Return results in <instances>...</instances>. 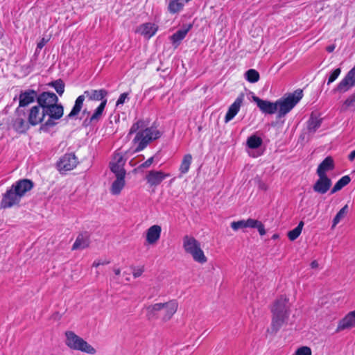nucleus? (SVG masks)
I'll use <instances>...</instances> for the list:
<instances>
[{
	"label": "nucleus",
	"mask_w": 355,
	"mask_h": 355,
	"mask_svg": "<svg viewBox=\"0 0 355 355\" xmlns=\"http://www.w3.org/2000/svg\"><path fill=\"white\" fill-rule=\"evenodd\" d=\"M136 133L132 140L133 145L135 146L134 152H140L143 150L151 141L159 138L161 132L157 127L152 125L144 128V122L138 121L133 123L129 132V135Z\"/></svg>",
	"instance_id": "nucleus-1"
},
{
	"label": "nucleus",
	"mask_w": 355,
	"mask_h": 355,
	"mask_svg": "<svg viewBox=\"0 0 355 355\" xmlns=\"http://www.w3.org/2000/svg\"><path fill=\"white\" fill-rule=\"evenodd\" d=\"M33 187L32 181L22 179L15 182L8 188L2 196L0 207L2 209H8L18 205L21 198Z\"/></svg>",
	"instance_id": "nucleus-2"
},
{
	"label": "nucleus",
	"mask_w": 355,
	"mask_h": 355,
	"mask_svg": "<svg viewBox=\"0 0 355 355\" xmlns=\"http://www.w3.org/2000/svg\"><path fill=\"white\" fill-rule=\"evenodd\" d=\"M38 106H41L49 116L46 125L52 124V120L60 119L64 112L63 107L58 104V98L53 92H43L37 98Z\"/></svg>",
	"instance_id": "nucleus-3"
},
{
	"label": "nucleus",
	"mask_w": 355,
	"mask_h": 355,
	"mask_svg": "<svg viewBox=\"0 0 355 355\" xmlns=\"http://www.w3.org/2000/svg\"><path fill=\"white\" fill-rule=\"evenodd\" d=\"M178 302L171 300L164 303H156L146 307V315L149 319L160 318L162 321L170 320L176 313Z\"/></svg>",
	"instance_id": "nucleus-4"
},
{
	"label": "nucleus",
	"mask_w": 355,
	"mask_h": 355,
	"mask_svg": "<svg viewBox=\"0 0 355 355\" xmlns=\"http://www.w3.org/2000/svg\"><path fill=\"white\" fill-rule=\"evenodd\" d=\"M272 328L277 331L286 324L290 315V304L286 297H281L275 301L272 307Z\"/></svg>",
	"instance_id": "nucleus-5"
},
{
	"label": "nucleus",
	"mask_w": 355,
	"mask_h": 355,
	"mask_svg": "<svg viewBox=\"0 0 355 355\" xmlns=\"http://www.w3.org/2000/svg\"><path fill=\"white\" fill-rule=\"evenodd\" d=\"M107 92L103 89L85 90L82 95L76 98L68 117L71 118L78 115L83 108L84 101H86V105L92 101L103 102V100H107Z\"/></svg>",
	"instance_id": "nucleus-6"
},
{
	"label": "nucleus",
	"mask_w": 355,
	"mask_h": 355,
	"mask_svg": "<svg viewBox=\"0 0 355 355\" xmlns=\"http://www.w3.org/2000/svg\"><path fill=\"white\" fill-rule=\"evenodd\" d=\"M65 335V345L71 349L80 351L89 354H94L96 349L83 338L72 331H67Z\"/></svg>",
	"instance_id": "nucleus-7"
},
{
	"label": "nucleus",
	"mask_w": 355,
	"mask_h": 355,
	"mask_svg": "<svg viewBox=\"0 0 355 355\" xmlns=\"http://www.w3.org/2000/svg\"><path fill=\"white\" fill-rule=\"evenodd\" d=\"M182 245L184 252L191 255L194 261L200 264H204L207 261V258L200 247V243L195 238L189 236H184Z\"/></svg>",
	"instance_id": "nucleus-8"
},
{
	"label": "nucleus",
	"mask_w": 355,
	"mask_h": 355,
	"mask_svg": "<svg viewBox=\"0 0 355 355\" xmlns=\"http://www.w3.org/2000/svg\"><path fill=\"white\" fill-rule=\"evenodd\" d=\"M302 91L296 90L286 97H283L277 101V111L279 116H283L288 113L302 98Z\"/></svg>",
	"instance_id": "nucleus-9"
},
{
	"label": "nucleus",
	"mask_w": 355,
	"mask_h": 355,
	"mask_svg": "<svg viewBox=\"0 0 355 355\" xmlns=\"http://www.w3.org/2000/svg\"><path fill=\"white\" fill-rule=\"evenodd\" d=\"M355 85V66L348 71L345 76L339 82L335 92L345 93Z\"/></svg>",
	"instance_id": "nucleus-10"
},
{
	"label": "nucleus",
	"mask_w": 355,
	"mask_h": 355,
	"mask_svg": "<svg viewBox=\"0 0 355 355\" xmlns=\"http://www.w3.org/2000/svg\"><path fill=\"white\" fill-rule=\"evenodd\" d=\"M47 113L41 106L34 105L28 111L27 120L30 125H37L42 122Z\"/></svg>",
	"instance_id": "nucleus-11"
},
{
	"label": "nucleus",
	"mask_w": 355,
	"mask_h": 355,
	"mask_svg": "<svg viewBox=\"0 0 355 355\" xmlns=\"http://www.w3.org/2000/svg\"><path fill=\"white\" fill-rule=\"evenodd\" d=\"M126 159L121 152H116L110 163V168L114 174H126L124 165Z\"/></svg>",
	"instance_id": "nucleus-12"
},
{
	"label": "nucleus",
	"mask_w": 355,
	"mask_h": 355,
	"mask_svg": "<svg viewBox=\"0 0 355 355\" xmlns=\"http://www.w3.org/2000/svg\"><path fill=\"white\" fill-rule=\"evenodd\" d=\"M244 100L245 94L243 93H241L236 97L234 103L229 107L224 118L225 123H227L230 122L235 117V116L239 113L241 106L243 105Z\"/></svg>",
	"instance_id": "nucleus-13"
},
{
	"label": "nucleus",
	"mask_w": 355,
	"mask_h": 355,
	"mask_svg": "<svg viewBox=\"0 0 355 355\" xmlns=\"http://www.w3.org/2000/svg\"><path fill=\"white\" fill-rule=\"evenodd\" d=\"M26 117L23 110L17 107L15 112V116L13 119V128L19 132H24L29 128V123L26 121Z\"/></svg>",
	"instance_id": "nucleus-14"
},
{
	"label": "nucleus",
	"mask_w": 355,
	"mask_h": 355,
	"mask_svg": "<svg viewBox=\"0 0 355 355\" xmlns=\"http://www.w3.org/2000/svg\"><path fill=\"white\" fill-rule=\"evenodd\" d=\"M162 233V227L158 225H153L148 228L145 232L146 243L148 245H155L159 241Z\"/></svg>",
	"instance_id": "nucleus-15"
},
{
	"label": "nucleus",
	"mask_w": 355,
	"mask_h": 355,
	"mask_svg": "<svg viewBox=\"0 0 355 355\" xmlns=\"http://www.w3.org/2000/svg\"><path fill=\"white\" fill-rule=\"evenodd\" d=\"M77 163V158L73 154H66L60 159L58 168L60 171H71L76 166Z\"/></svg>",
	"instance_id": "nucleus-16"
},
{
	"label": "nucleus",
	"mask_w": 355,
	"mask_h": 355,
	"mask_svg": "<svg viewBox=\"0 0 355 355\" xmlns=\"http://www.w3.org/2000/svg\"><path fill=\"white\" fill-rule=\"evenodd\" d=\"M252 101L257 103L260 110L265 114H272L277 112V101L275 103L262 100L256 96H252Z\"/></svg>",
	"instance_id": "nucleus-17"
},
{
	"label": "nucleus",
	"mask_w": 355,
	"mask_h": 355,
	"mask_svg": "<svg viewBox=\"0 0 355 355\" xmlns=\"http://www.w3.org/2000/svg\"><path fill=\"white\" fill-rule=\"evenodd\" d=\"M355 327V310L347 313L338 323L336 331Z\"/></svg>",
	"instance_id": "nucleus-18"
},
{
	"label": "nucleus",
	"mask_w": 355,
	"mask_h": 355,
	"mask_svg": "<svg viewBox=\"0 0 355 355\" xmlns=\"http://www.w3.org/2000/svg\"><path fill=\"white\" fill-rule=\"evenodd\" d=\"M170 176L169 173H165L162 171H150L146 179L150 186L159 185L165 178Z\"/></svg>",
	"instance_id": "nucleus-19"
},
{
	"label": "nucleus",
	"mask_w": 355,
	"mask_h": 355,
	"mask_svg": "<svg viewBox=\"0 0 355 355\" xmlns=\"http://www.w3.org/2000/svg\"><path fill=\"white\" fill-rule=\"evenodd\" d=\"M158 30V26L154 23H145L141 24L136 29V33L141 35L146 39H150L155 35Z\"/></svg>",
	"instance_id": "nucleus-20"
},
{
	"label": "nucleus",
	"mask_w": 355,
	"mask_h": 355,
	"mask_svg": "<svg viewBox=\"0 0 355 355\" xmlns=\"http://www.w3.org/2000/svg\"><path fill=\"white\" fill-rule=\"evenodd\" d=\"M116 179L112 182L110 187V193L114 196H118L121 193L125 185V174H114Z\"/></svg>",
	"instance_id": "nucleus-21"
},
{
	"label": "nucleus",
	"mask_w": 355,
	"mask_h": 355,
	"mask_svg": "<svg viewBox=\"0 0 355 355\" xmlns=\"http://www.w3.org/2000/svg\"><path fill=\"white\" fill-rule=\"evenodd\" d=\"M318 177L319 179L313 185V190L318 193L324 194L330 189L331 186V181L327 176Z\"/></svg>",
	"instance_id": "nucleus-22"
},
{
	"label": "nucleus",
	"mask_w": 355,
	"mask_h": 355,
	"mask_svg": "<svg viewBox=\"0 0 355 355\" xmlns=\"http://www.w3.org/2000/svg\"><path fill=\"white\" fill-rule=\"evenodd\" d=\"M37 98V92L35 90L28 89L21 92L19 96V103L18 107L21 108L27 106L34 102Z\"/></svg>",
	"instance_id": "nucleus-23"
},
{
	"label": "nucleus",
	"mask_w": 355,
	"mask_h": 355,
	"mask_svg": "<svg viewBox=\"0 0 355 355\" xmlns=\"http://www.w3.org/2000/svg\"><path fill=\"white\" fill-rule=\"evenodd\" d=\"M191 24L184 25L180 30L176 31L170 37V40L173 45L178 46L180 42L186 37L189 31L191 29Z\"/></svg>",
	"instance_id": "nucleus-24"
},
{
	"label": "nucleus",
	"mask_w": 355,
	"mask_h": 355,
	"mask_svg": "<svg viewBox=\"0 0 355 355\" xmlns=\"http://www.w3.org/2000/svg\"><path fill=\"white\" fill-rule=\"evenodd\" d=\"M107 103V100H103V102H101L98 106L89 117L88 119L89 123H96L102 119Z\"/></svg>",
	"instance_id": "nucleus-25"
},
{
	"label": "nucleus",
	"mask_w": 355,
	"mask_h": 355,
	"mask_svg": "<svg viewBox=\"0 0 355 355\" xmlns=\"http://www.w3.org/2000/svg\"><path fill=\"white\" fill-rule=\"evenodd\" d=\"M334 160L331 157H326L318 166L317 174L318 176H327V172L334 169Z\"/></svg>",
	"instance_id": "nucleus-26"
},
{
	"label": "nucleus",
	"mask_w": 355,
	"mask_h": 355,
	"mask_svg": "<svg viewBox=\"0 0 355 355\" xmlns=\"http://www.w3.org/2000/svg\"><path fill=\"white\" fill-rule=\"evenodd\" d=\"M255 221L256 220L252 218L233 221L232 223H231L230 226L234 231H237L239 229L253 228L254 227Z\"/></svg>",
	"instance_id": "nucleus-27"
},
{
	"label": "nucleus",
	"mask_w": 355,
	"mask_h": 355,
	"mask_svg": "<svg viewBox=\"0 0 355 355\" xmlns=\"http://www.w3.org/2000/svg\"><path fill=\"white\" fill-rule=\"evenodd\" d=\"M191 0H171L168 6L170 13L175 14L180 12L185 4Z\"/></svg>",
	"instance_id": "nucleus-28"
},
{
	"label": "nucleus",
	"mask_w": 355,
	"mask_h": 355,
	"mask_svg": "<svg viewBox=\"0 0 355 355\" xmlns=\"http://www.w3.org/2000/svg\"><path fill=\"white\" fill-rule=\"evenodd\" d=\"M89 238L87 235L83 234H79L72 246V250H76L84 249L89 245Z\"/></svg>",
	"instance_id": "nucleus-29"
},
{
	"label": "nucleus",
	"mask_w": 355,
	"mask_h": 355,
	"mask_svg": "<svg viewBox=\"0 0 355 355\" xmlns=\"http://www.w3.org/2000/svg\"><path fill=\"white\" fill-rule=\"evenodd\" d=\"M192 163V156L191 154H187L183 157L180 166L179 171L181 175L186 174L189 172L191 164Z\"/></svg>",
	"instance_id": "nucleus-30"
},
{
	"label": "nucleus",
	"mask_w": 355,
	"mask_h": 355,
	"mask_svg": "<svg viewBox=\"0 0 355 355\" xmlns=\"http://www.w3.org/2000/svg\"><path fill=\"white\" fill-rule=\"evenodd\" d=\"M263 143L262 139L256 135L250 136L246 141V144L250 149H257L259 148Z\"/></svg>",
	"instance_id": "nucleus-31"
},
{
	"label": "nucleus",
	"mask_w": 355,
	"mask_h": 355,
	"mask_svg": "<svg viewBox=\"0 0 355 355\" xmlns=\"http://www.w3.org/2000/svg\"><path fill=\"white\" fill-rule=\"evenodd\" d=\"M304 222L300 221L297 226L288 233V237L291 241H295L301 234L302 230L304 227Z\"/></svg>",
	"instance_id": "nucleus-32"
},
{
	"label": "nucleus",
	"mask_w": 355,
	"mask_h": 355,
	"mask_svg": "<svg viewBox=\"0 0 355 355\" xmlns=\"http://www.w3.org/2000/svg\"><path fill=\"white\" fill-rule=\"evenodd\" d=\"M350 182V178L349 176L345 175L342 177L334 186L333 189H331V193H334L339 190H340L342 188H343L345 186L348 184Z\"/></svg>",
	"instance_id": "nucleus-33"
},
{
	"label": "nucleus",
	"mask_w": 355,
	"mask_h": 355,
	"mask_svg": "<svg viewBox=\"0 0 355 355\" xmlns=\"http://www.w3.org/2000/svg\"><path fill=\"white\" fill-rule=\"evenodd\" d=\"M321 123V119L312 116L308 123L309 130L311 132H315L320 127Z\"/></svg>",
	"instance_id": "nucleus-34"
},
{
	"label": "nucleus",
	"mask_w": 355,
	"mask_h": 355,
	"mask_svg": "<svg viewBox=\"0 0 355 355\" xmlns=\"http://www.w3.org/2000/svg\"><path fill=\"white\" fill-rule=\"evenodd\" d=\"M245 78L248 82L254 83L259 81V73L257 70L251 69L245 72Z\"/></svg>",
	"instance_id": "nucleus-35"
},
{
	"label": "nucleus",
	"mask_w": 355,
	"mask_h": 355,
	"mask_svg": "<svg viewBox=\"0 0 355 355\" xmlns=\"http://www.w3.org/2000/svg\"><path fill=\"white\" fill-rule=\"evenodd\" d=\"M343 110H355V92L348 96L342 106Z\"/></svg>",
	"instance_id": "nucleus-36"
},
{
	"label": "nucleus",
	"mask_w": 355,
	"mask_h": 355,
	"mask_svg": "<svg viewBox=\"0 0 355 355\" xmlns=\"http://www.w3.org/2000/svg\"><path fill=\"white\" fill-rule=\"evenodd\" d=\"M348 211L347 205H345L336 215L333 220L332 228H334L338 223L345 216Z\"/></svg>",
	"instance_id": "nucleus-37"
},
{
	"label": "nucleus",
	"mask_w": 355,
	"mask_h": 355,
	"mask_svg": "<svg viewBox=\"0 0 355 355\" xmlns=\"http://www.w3.org/2000/svg\"><path fill=\"white\" fill-rule=\"evenodd\" d=\"M341 73L340 68H336L330 72L327 80V85H329L334 83L340 76Z\"/></svg>",
	"instance_id": "nucleus-38"
},
{
	"label": "nucleus",
	"mask_w": 355,
	"mask_h": 355,
	"mask_svg": "<svg viewBox=\"0 0 355 355\" xmlns=\"http://www.w3.org/2000/svg\"><path fill=\"white\" fill-rule=\"evenodd\" d=\"M51 85L58 94L62 95L64 93V85L62 80H56L52 83Z\"/></svg>",
	"instance_id": "nucleus-39"
},
{
	"label": "nucleus",
	"mask_w": 355,
	"mask_h": 355,
	"mask_svg": "<svg viewBox=\"0 0 355 355\" xmlns=\"http://www.w3.org/2000/svg\"><path fill=\"white\" fill-rule=\"evenodd\" d=\"M311 349L310 347L306 346H302L299 347L293 355H311Z\"/></svg>",
	"instance_id": "nucleus-40"
},
{
	"label": "nucleus",
	"mask_w": 355,
	"mask_h": 355,
	"mask_svg": "<svg viewBox=\"0 0 355 355\" xmlns=\"http://www.w3.org/2000/svg\"><path fill=\"white\" fill-rule=\"evenodd\" d=\"M253 228H257L259 234L261 236H263L266 234L264 225L259 220H256L255 223H254V227Z\"/></svg>",
	"instance_id": "nucleus-41"
},
{
	"label": "nucleus",
	"mask_w": 355,
	"mask_h": 355,
	"mask_svg": "<svg viewBox=\"0 0 355 355\" xmlns=\"http://www.w3.org/2000/svg\"><path fill=\"white\" fill-rule=\"evenodd\" d=\"M144 267L134 268L133 270H132V275H133L134 277L137 278V277H140L142 275V273L144 272Z\"/></svg>",
	"instance_id": "nucleus-42"
},
{
	"label": "nucleus",
	"mask_w": 355,
	"mask_h": 355,
	"mask_svg": "<svg viewBox=\"0 0 355 355\" xmlns=\"http://www.w3.org/2000/svg\"><path fill=\"white\" fill-rule=\"evenodd\" d=\"M128 98V94L127 93H123L120 95L119 98H118L116 101V105L118 107L120 105H123L125 100Z\"/></svg>",
	"instance_id": "nucleus-43"
},
{
	"label": "nucleus",
	"mask_w": 355,
	"mask_h": 355,
	"mask_svg": "<svg viewBox=\"0 0 355 355\" xmlns=\"http://www.w3.org/2000/svg\"><path fill=\"white\" fill-rule=\"evenodd\" d=\"M110 263L109 261L107 260H101V259H98V260H95L93 263H92V266L93 267H95V268H98V266H101V265H107Z\"/></svg>",
	"instance_id": "nucleus-44"
},
{
	"label": "nucleus",
	"mask_w": 355,
	"mask_h": 355,
	"mask_svg": "<svg viewBox=\"0 0 355 355\" xmlns=\"http://www.w3.org/2000/svg\"><path fill=\"white\" fill-rule=\"evenodd\" d=\"M153 160H154L153 157L148 158L145 162H144L143 164H141L140 167L148 168L153 162Z\"/></svg>",
	"instance_id": "nucleus-45"
},
{
	"label": "nucleus",
	"mask_w": 355,
	"mask_h": 355,
	"mask_svg": "<svg viewBox=\"0 0 355 355\" xmlns=\"http://www.w3.org/2000/svg\"><path fill=\"white\" fill-rule=\"evenodd\" d=\"M46 42L47 40H46L44 38H42L41 41L37 44V48L42 49Z\"/></svg>",
	"instance_id": "nucleus-46"
},
{
	"label": "nucleus",
	"mask_w": 355,
	"mask_h": 355,
	"mask_svg": "<svg viewBox=\"0 0 355 355\" xmlns=\"http://www.w3.org/2000/svg\"><path fill=\"white\" fill-rule=\"evenodd\" d=\"M310 266L312 269H318L319 268V263L318 261L313 260V261H311Z\"/></svg>",
	"instance_id": "nucleus-47"
},
{
	"label": "nucleus",
	"mask_w": 355,
	"mask_h": 355,
	"mask_svg": "<svg viewBox=\"0 0 355 355\" xmlns=\"http://www.w3.org/2000/svg\"><path fill=\"white\" fill-rule=\"evenodd\" d=\"M348 158L350 161H353L355 159V150L350 153Z\"/></svg>",
	"instance_id": "nucleus-48"
},
{
	"label": "nucleus",
	"mask_w": 355,
	"mask_h": 355,
	"mask_svg": "<svg viewBox=\"0 0 355 355\" xmlns=\"http://www.w3.org/2000/svg\"><path fill=\"white\" fill-rule=\"evenodd\" d=\"M334 49H335V46L334 45H331V46H329L327 47V51L328 52H332V51H334Z\"/></svg>",
	"instance_id": "nucleus-49"
},
{
	"label": "nucleus",
	"mask_w": 355,
	"mask_h": 355,
	"mask_svg": "<svg viewBox=\"0 0 355 355\" xmlns=\"http://www.w3.org/2000/svg\"><path fill=\"white\" fill-rule=\"evenodd\" d=\"M114 272L116 275H119L121 273V270L119 268H114Z\"/></svg>",
	"instance_id": "nucleus-50"
},
{
	"label": "nucleus",
	"mask_w": 355,
	"mask_h": 355,
	"mask_svg": "<svg viewBox=\"0 0 355 355\" xmlns=\"http://www.w3.org/2000/svg\"><path fill=\"white\" fill-rule=\"evenodd\" d=\"M83 114H87L88 116L89 115L90 112L89 111L87 110V109L85 108L84 110H83Z\"/></svg>",
	"instance_id": "nucleus-51"
},
{
	"label": "nucleus",
	"mask_w": 355,
	"mask_h": 355,
	"mask_svg": "<svg viewBox=\"0 0 355 355\" xmlns=\"http://www.w3.org/2000/svg\"><path fill=\"white\" fill-rule=\"evenodd\" d=\"M249 154L254 157H258L259 155V154H257V155L251 154L250 152H249Z\"/></svg>",
	"instance_id": "nucleus-52"
},
{
	"label": "nucleus",
	"mask_w": 355,
	"mask_h": 355,
	"mask_svg": "<svg viewBox=\"0 0 355 355\" xmlns=\"http://www.w3.org/2000/svg\"><path fill=\"white\" fill-rule=\"evenodd\" d=\"M277 235H274V236H273V238H277Z\"/></svg>",
	"instance_id": "nucleus-53"
}]
</instances>
